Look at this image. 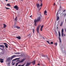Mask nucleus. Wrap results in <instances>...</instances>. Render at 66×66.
Here are the masks:
<instances>
[{
  "mask_svg": "<svg viewBox=\"0 0 66 66\" xmlns=\"http://www.w3.org/2000/svg\"><path fill=\"white\" fill-rule=\"evenodd\" d=\"M40 14H38V15H39V16L38 18L37 19V20L38 21H40V19H41L40 18H42V15L41 14V13L40 12H39Z\"/></svg>",
  "mask_w": 66,
  "mask_h": 66,
  "instance_id": "nucleus-1",
  "label": "nucleus"
},
{
  "mask_svg": "<svg viewBox=\"0 0 66 66\" xmlns=\"http://www.w3.org/2000/svg\"><path fill=\"white\" fill-rule=\"evenodd\" d=\"M26 58H23V59H22L21 61H19V62H18L16 64L15 66H17V65H18V64L19 63H22V62H24V60H26Z\"/></svg>",
  "mask_w": 66,
  "mask_h": 66,
  "instance_id": "nucleus-2",
  "label": "nucleus"
},
{
  "mask_svg": "<svg viewBox=\"0 0 66 66\" xmlns=\"http://www.w3.org/2000/svg\"><path fill=\"white\" fill-rule=\"evenodd\" d=\"M40 26V25H39L37 26V27L36 30L37 32V33H39V30Z\"/></svg>",
  "mask_w": 66,
  "mask_h": 66,
  "instance_id": "nucleus-3",
  "label": "nucleus"
},
{
  "mask_svg": "<svg viewBox=\"0 0 66 66\" xmlns=\"http://www.w3.org/2000/svg\"><path fill=\"white\" fill-rule=\"evenodd\" d=\"M58 34H59V42L60 43H61L62 42L61 41V38H60V36H61V33L60 31H58Z\"/></svg>",
  "mask_w": 66,
  "mask_h": 66,
  "instance_id": "nucleus-4",
  "label": "nucleus"
},
{
  "mask_svg": "<svg viewBox=\"0 0 66 66\" xmlns=\"http://www.w3.org/2000/svg\"><path fill=\"white\" fill-rule=\"evenodd\" d=\"M14 9H15L16 11H18L19 10V7H18V6L16 5L14 6Z\"/></svg>",
  "mask_w": 66,
  "mask_h": 66,
  "instance_id": "nucleus-5",
  "label": "nucleus"
},
{
  "mask_svg": "<svg viewBox=\"0 0 66 66\" xmlns=\"http://www.w3.org/2000/svg\"><path fill=\"white\" fill-rule=\"evenodd\" d=\"M3 44H4V45H5V49H6V48H8V46H7V45H8V44L6 43H3Z\"/></svg>",
  "mask_w": 66,
  "mask_h": 66,
  "instance_id": "nucleus-6",
  "label": "nucleus"
},
{
  "mask_svg": "<svg viewBox=\"0 0 66 66\" xmlns=\"http://www.w3.org/2000/svg\"><path fill=\"white\" fill-rule=\"evenodd\" d=\"M34 25L35 26H37V25L36 24V22H38V21L37 20V19H35L34 20Z\"/></svg>",
  "mask_w": 66,
  "mask_h": 66,
  "instance_id": "nucleus-7",
  "label": "nucleus"
},
{
  "mask_svg": "<svg viewBox=\"0 0 66 66\" xmlns=\"http://www.w3.org/2000/svg\"><path fill=\"white\" fill-rule=\"evenodd\" d=\"M41 56L43 57H47V58L48 59V60H49V61L50 60H49V58L48 57H47V56H46L45 55L42 54L41 55Z\"/></svg>",
  "mask_w": 66,
  "mask_h": 66,
  "instance_id": "nucleus-8",
  "label": "nucleus"
},
{
  "mask_svg": "<svg viewBox=\"0 0 66 66\" xmlns=\"http://www.w3.org/2000/svg\"><path fill=\"white\" fill-rule=\"evenodd\" d=\"M31 62H27L25 66H29L31 64Z\"/></svg>",
  "mask_w": 66,
  "mask_h": 66,
  "instance_id": "nucleus-9",
  "label": "nucleus"
},
{
  "mask_svg": "<svg viewBox=\"0 0 66 66\" xmlns=\"http://www.w3.org/2000/svg\"><path fill=\"white\" fill-rule=\"evenodd\" d=\"M14 57H16V56L15 55H13L11 57V60H13V59Z\"/></svg>",
  "mask_w": 66,
  "mask_h": 66,
  "instance_id": "nucleus-10",
  "label": "nucleus"
},
{
  "mask_svg": "<svg viewBox=\"0 0 66 66\" xmlns=\"http://www.w3.org/2000/svg\"><path fill=\"white\" fill-rule=\"evenodd\" d=\"M59 11H61V9H58V11L56 15V17H57V15H58V13L59 12Z\"/></svg>",
  "mask_w": 66,
  "mask_h": 66,
  "instance_id": "nucleus-11",
  "label": "nucleus"
},
{
  "mask_svg": "<svg viewBox=\"0 0 66 66\" xmlns=\"http://www.w3.org/2000/svg\"><path fill=\"white\" fill-rule=\"evenodd\" d=\"M10 60H11V57H9L8 58V59H7L6 61L7 62H9L10 61Z\"/></svg>",
  "mask_w": 66,
  "mask_h": 66,
  "instance_id": "nucleus-12",
  "label": "nucleus"
},
{
  "mask_svg": "<svg viewBox=\"0 0 66 66\" xmlns=\"http://www.w3.org/2000/svg\"><path fill=\"white\" fill-rule=\"evenodd\" d=\"M1 55H3L4 54V51H2V52H1Z\"/></svg>",
  "mask_w": 66,
  "mask_h": 66,
  "instance_id": "nucleus-13",
  "label": "nucleus"
},
{
  "mask_svg": "<svg viewBox=\"0 0 66 66\" xmlns=\"http://www.w3.org/2000/svg\"><path fill=\"white\" fill-rule=\"evenodd\" d=\"M0 62L1 63H3V59H0Z\"/></svg>",
  "mask_w": 66,
  "mask_h": 66,
  "instance_id": "nucleus-14",
  "label": "nucleus"
},
{
  "mask_svg": "<svg viewBox=\"0 0 66 66\" xmlns=\"http://www.w3.org/2000/svg\"><path fill=\"white\" fill-rule=\"evenodd\" d=\"M36 5L37 8H39V7H40V5H39V4L37 3L36 4Z\"/></svg>",
  "mask_w": 66,
  "mask_h": 66,
  "instance_id": "nucleus-15",
  "label": "nucleus"
},
{
  "mask_svg": "<svg viewBox=\"0 0 66 66\" xmlns=\"http://www.w3.org/2000/svg\"><path fill=\"white\" fill-rule=\"evenodd\" d=\"M17 27V26L15 24H14L13 26V28H16V27Z\"/></svg>",
  "mask_w": 66,
  "mask_h": 66,
  "instance_id": "nucleus-16",
  "label": "nucleus"
},
{
  "mask_svg": "<svg viewBox=\"0 0 66 66\" xmlns=\"http://www.w3.org/2000/svg\"><path fill=\"white\" fill-rule=\"evenodd\" d=\"M0 47H2L3 48L4 50V46L3 45H0Z\"/></svg>",
  "mask_w": 66,
  "mask_h": 66,
  "instance_id": "nucleus-17",
  "label": "nucleus"
},
{
  "mask_svg": "<svg viewBox=\"0 0 66 66\" xmlns=\"http://www.w3.org/2000/svg\"><path fill=\"white\" fill-rule=\"evenodd\" d=\"M16 38H18V39H21V37L20 36L16 37Z\"/></svg>",
  "mask_w": 66,
  "mask_h": 66,
  "instance_id": "nucleus-18",
  "label": "nucleus"
},
{
  "mask_svg": "<svg viewBox=\"0 0 66 66\" xmlns=\"http://www.w3.org/2000/svg\"><path fill=\"white\" fill-rule=\"evenodd\" d=\"M31 63H32L33 64V65H34L35 64V60H34V61H32L31 62Z\"/></svg>",
  "mask_w": 66,
  "mask_h": 66,
  "instance_id": "nucleus-19",
  "label": "nucleus"
},
{
  "mask_svg": "<svg viewBox=\"0 0 66 66\" xmlns=\"http://www.w3.org/2000/svg\"><path fill=\"white\" fill-rule=\"evenodd\" d=\"M56 17H57V21L59 20L60 19V18H59V16H56Z\"/></svg>",
  "mask_w": 66,
  "mask_h": 66,
  "instance_id": "nucleus-20",
  "label": "nucleus"
},
{
  "mask_svg": "<svg viewBox=\"0 0 66 66\" xmlns=\"http://www.w3.org/2000/svg\"><path fill=\"white\" fill-rule=\"evenodd\" d=\"M62 24H63V21L61 22V23L60 24V27H62Z\"/></svg>",
  "mask_w": 66,
  "mask_h": 66,
  "instance_id": "nucleus-21",
  "label": "nucleus"
},
{
  "mask_svg": "<svg viewBox=\"0 0 66 66\" xmlns=\"http://www.w3.org/2000/svg\"><path fill=\"white\" fill-rule=\"evenodd\" d=\"M24 65H25V63L23 64L22 65H21V64L18 65V66H24Z\"/></svg>",
  "mask_w": 66,
  "mask_h": 66,
  "instance_id": "nucleus-22",
  "label": "nucleus"
},
{
  "mask_svg": "<svg viewBox=\"0 0 66 66\" xmlns=\"http://www.w3.org/2000/svg\"><path fill=\"white\" fill-rule=\"evenodd\" d=\"M3 25H4V28H5L6 27V25L5 24H3Z\"/></svg>",
  "mask_w": 66,
  "mask_h": 66,
  "instance_id": "nucleus-23",
  "label": "nucleus"
},
{
  "mask_svg": "<svg viewBox=\"0 0 66 66\" xmlns=\"http://www.w3.org/2000/svg\"><path fill=\"white\" fill-rule=\"evenodd\" d=\"M46 42H47V43H48V44H49V45L51 44L50 43V42H49V41H46Z\"/></svg>",
  "mask_w": 66,
  "mask_h": 66,
  "instance_id": "nucleus-24",
  "label": "nucleus"
},
{
  "mask_svg": "<svg viewBox=\"0 0 66 66\" xmlns=\"http://www.w3.org/2000/svg\"><path fill=\"white\" fill-rule=\"evenodd\" d=\"M17 17H16L14 19V20H15L16 21H17Z\"/></svg>",
  "mask_w": 66,
  "mask_h": 66,
  "instance_id": "nucleus-25",
  "label": "nucleus"
},
{
  "mask_svg": "<svg viewBox=\"0 0 66 66\" xmlns=\"http://www.w3.org/2000/svg\"><path fill=\"white\" fill-rule=\"evenodd\" d=\"M47 13V11L46 10H45V11L44 12V15H45V14H46V13Z\"/></svg>",
  "mask_w": 66,
  "mask_h": 66,
  "instance_id": "nucleus-26",
  "label": "nucleus"
},
{
  "mask_svg": "<svg viewBox=\"0 0 66 66\" xmlns=\"http://www.w3.org/2000/svg\"><path fill=\"white\" fill-rule=\"evenodd\" d=\"M16 28H17V29H20V27H18L17 26H16Z\"/></svg>",
  "mask_w": 66,
  "mask_h": 66,
  "instance_id": "nucleus-27",
  "label": "nucleus"
},
{
  "mask_svg": "<svg viewBox=\"0 0 66 66\" xmlns=\"http://www.w3.org/2000/svg\"><path fill=\"white\" fill-rule=\"evenodd\" d=\"M7 6H11V5H10V4H7Z\"/></svg>",
  "mask_w": 66,
  "mask_h": 66,
  "instance_id": "nucleus-28",
  "label": "nucleus"
},
{
  "mask_svg": "<svg viewBox=\"0 0 66 66\" xmlns=\"http://www.w3.org/2000/svg\"><path fill=\"white\" fill-rule=\"evenodd\" d=\"M62 11H63V12L62 13H64V12H65V11H66V10L65 9H64V10H62Z\"/></svg>",
  "mask_w": 66,
  "mask_h": 66,
  "instance_id": "nucleus-29",
  "label": "nucleus"
},
{
  "mask_svg": "<svg viewBox=\"0 0 66 66\" xmlns=\"http://www.w3.org/2000/svg\"><path fill=\"white\" fill-rule=\"evenodd\" d=\"M55 45H56V46H57V43H54Z\"/></svg>",
  "mask_w": 66,
  "mask_h": 66,
  "instance_id": "nucleus-30",
  "label": "nucleus"
},
{
  "mask_svg": "<svg viewBox=\"0 0 66 66\" xmlns=\"http://www.w3.org/2000/svg\"><path fill=\"white\" fill-rule=\"evenodd\" d=\"M61 32H64V29H62L61 31Z\"/></svg>",
  "mask_w": 66,
  "mask_h": 66,
  "instance_id": "nucleus-31",
  "label": "nucleus"
},
{
  "mask_svg": "<svg viewBox=\"0 0 66 66\" xmlns=\"http://www.w3.org/2000/svg\"><path fill=\"white\" fill-rule=\"evenodd\" d=\"M28 36H29L30 37H31V34H29Z\"/></svg>",
  "mask_w": 66,
  "mask_h": 66,
  "instance_id": "nucleus-32",
  "label": "nucleus"
},
{
  "mask_svg": "<svg viewBox=\"0 0 66 66\" xmlns=\"http://www.w3.org/2000/svg\"><path fill=\"white\" fill-rule=\"evenodd\" d=\"M43 27H44V25H42L41 26V28H43Z\"/></svg>",
  "mask_w": 66,
  "mask_h": 66,
  "instance_id": "nucleus-33",
  "label": "nucleus"
},
{
  "mask_svg": "<svg viewBox=\"0 0 66 66\" xmlns=\"http://www.w3.org/2000/svg\"><path fill=\"white\" fill-rule=\"evenodd\" d=\"M33 33H34V32L35 31V30H34V29H33Z\"/></svg>",
  "mask_w": 66,
  "mask_h": 66,
  "instance_id": "nucleus-34",
  "label": "nucleus"
},
{
  "mask_svg": "<svg viewBox=\"0 0 66 66\" xmlns=\"http://www.w3.org/2000/svg\"><path fill=\"white\" fill-rule=\"evenodd\" d=\"M50 44H53V42H51Z\"/></svg>",
  "mask_w": 66,
  "mask_h": 66,
  "instance_id": "nucleus-35",
  "label": "nucleus"
},
{
  "mask_svg": "<svg viewBox=\"0 0 66 66\" xmlns=\"http://www.w3.org/2000/svg\"><path fill=\"white\" fill-rule=\"evenodd\" d=\"M15 59H16V60H19V59H20V58H15Z\"/></svg>",
  "mask_w": 66,
  "mask_h": 66,
  "instance_id": "nucleus-36",
  "label": "nucleus"
},
{
  "mask_svg": "<svg viewBox=\"0 0 66 66\" xmlns=\"http://www.w3.org/2000/svg\"><path fill=\"white\" fill-rule=\"evenodd\" d=\"M16 58L14 59L13 60H12V61H16Z\"/></svg>",
  "mask_w": 66,
  "mask_h": 66,
  "instance_id": "nucleus-37",
  "label": "nucleus"
},
{
  "mask_svg": "<svg viewBox=\"0 0 66 66\" xmlns=\"http://www.w3.org/2000/svg\"><path fill=\"white\" fill-rule=\"evenodd\" d=\"M15 62H14L13 64H12V65H15Z\"/></svg>",
  "mask_w": 66,
  "mask_h": 66,
  "instance_id": "nucleus-38",
  "label": "nucleus"
},
{
  "mask_svg": "<svg viewBox=\"0 0 66 66\" xmlns=\"http://www.w3.org/2000/svg\"><path fill=\"white\" fill-rule=\"evenodd\" d=\"M61 35H64V33L63 32H61Z\"/></svg>",
  "mask_w": 66,
  "mask_h": 66,
  "instance_id": "nucleus-39",
  "label": "nucleus"
},
{
  "mask_svg": "<svg viewBox=\"0 0 66 66\" xmlns=\"http://www.w3.org/2000/svg\"><path fill=\"white\" fill-rule=\"evenodd\" d=\"M5 8L6 9H7L8 10H9V9H10V8L7 7H5Z\"/></svg>",
  "mask_w": 66,
  "mask_h": 66,
  "instance_id": "nucleus-40",
  "label": "nucleus"
},
{
  "mask_svg": "<svg viewBox=\"0 0 66 66\" xmlns=\"http://www.w3.org/2000/svg\"><path fill=\"white\" fill-rule=\"evenodd\" d=\"M42 28H40V31H42Z\"/></svg>",
  "mask_w": 66,
  "mask_h": 66,
  "instance_id": "nucleus-41",
  "label": "nucleus"
},
{
  "mask_svg": "<svg viewBox=\"0 0 66 66\" xmlns=\"http://www.w3.org/2000/svg\"><path fill=\"white\" fill-rule=\"evenodd\" d=\"M42 2H41V4L40 5V6H42Z\"/></svg>",
  "mask_w": 66,
  "mask_h": 66,
  "instance_id": "nucleus-42",
  "label": "nucleus"
},
{
  "mask_svg": "<svg viewBox=\"0 0 66 66\" xmlns=\"http://www.w3.org/2000/svg\"><path fill=\"white\" fill-rule=\"evenodd\" d=\"M42 65L43 66H46V65H45L44 64H42Z\"/></svg>",
  "mask_w": 66,
  "mask_h": 66,
  "instance_id": "nucleus-43",
  "label": "nucleus"
},
{
  "mask_svg": "<svg viewBox=\"0 0 66 66\" xmlns=\"http://www.w3.org/2000/svg\"><path fill=\"white\" fill-rule=\"evenodd\" d=\"M10 64V62H9L8 63V65H9Z\"/></svg>",
  "mask_w": 66,
  "mask_h": 66,
  "instance_id": "nucleus-44",
  "label": "nucleus"
},
{
  "mask_svg": "<svg viewBox=\"0 0 66 66\" xmlns=\"http://www.w3.org/2000/svg\"><path fill=\"white\" fill-rule=\"evenodd\" d=\"M61 36L62 37H64V35H61Z\"/></svg>",
  "mask_w": 66,
  "mask_h": 66,
  "instance_id": "nucleus-45",
  "label": "nucleus"
},
{
  "mask_svg": "<svg viewBox=\"0 0 66 66\" xmlns=\"http://www.w3.org/2000/svg\"><path fill=\"white\" fill-rule=\"evenodd\" d=\"M14 54H19L18 53H14Z\"/></svg>",
  "mask_w": 66,
  "mask_h": 66,
  "instance_id": "nucleus-46",
  "label": "nucleus"
},
{
  "mask_svg": "<svg viewBox=\"0 0 66 66\" xmlns=\"http://www.w3.org/2000/svg\"><path fill=\"white\" fill-rule=\"evenodd\" d=\"M37 65H38V66H39V65H40V64H39V63L37 64Z\"/></svg>",
  "mask_w": 66,
  "mask_h": 66,
  "instance_id": "nucleus-47",
  "label": "nucleus"
},
{
  "mask_svg": "<svg viewBox=\"0 0 66 66\" xmlns=\"http://www.w3.org/2000/svg\"><path fill=\"white\" fill-rule=\"evenodd\" d=\"M13 63H14V61H12V63H11V64H13Z\"/></svg>",
  "mask_w": 66,
  "mask_h": 66,
  "instance_id": "nucleus-48",
  "label": "nucleus"
},
{
  "mask_svg": "<svg viewBox=\"0 0 66 66\" xmlns=\"http://www.w3.org/2000/svg\"><path fill=\"white\" fill-rule=\"evenodd\" d=\"M20 61V60H17L16 61V62H18V61Z\"/></svg>",
  "mask_w": 66,
  "mask_h": 66,
  "instance_id": "nucleus-49",
  "label": "nucleus"
},
{
  "mask_svg": "<svg viewBox=\"0 0 66 66\" xmlns=\"http://www.w3.org/2000/svg\"><path fill=\"white\" fill-rule=\"evenodd\" d=\"M18 53V54H21V53H20L19 52Z\"/></svg>",
  "mask_w": 66,
  "mask_h": 66,
  "instance_id": "nucleus-50",
  "label": "nucleus"
},
{
  "mask_svg": "<svg viewBox=\"0 0 66 66\" xmlns=\"http://www.w3.org/2000/svg\"><path fill=\"white\" fill-rule=\"evenodd\" d=\"M64 36H66V35H65V34H64Z\"/></svg>",
  "mask_w": 66,
  "mask_h": 66,
  "instance_id": "nucleus-51",
  "label": "nucleus"
},
{
  "mask_svg": "<svg viewBox=\"0 0 66 66\" xmlns=\"http://www.w3.org/2000/svg\"><path fill=\"white\" fill-rule=\"evenodd\" d=\"M55 3H54V4L53 5H55Z\"/></svg>",
  "mask_w": 66,
  "mask_h": 66,
  "instance_id": "nucleus-52",
  "label": "nucleus"
},
{
  "mask_svg": "<svg viewBox=\"0 0 66 66\" xmlns=\"http://www.w3.org/2000/svg\"><path fill=\"white\" fill-rule=\"evenodd\" d=\"M1 50H3V49L2 48H1Z\"/></svg>",
  "mask_w": 66,
  "mask_h": 66,
  "instance_id": "nucleus-53",
  "label": "nucleus"
},
{
  "mask_svg": "<svg viewBox=\"0 0 66 66\" xmlns=\"http://www.w3.org/2000/svg\"><path fill=\"white\" fill-rule=\"evenodd\" d=\"M32 15H31L30 16V17H32Z\"/></svg>",
  "mask_w": 66,
  "mask_h": 66,
  "instance_id": "nucleus-54",
  "label": "nucleus"
},
{
  "mask_svg": "<svg viewBox=\"0 0 66 66\" xmlns=\"http://www.w3.org/2000/svg\"><path fill=\"white\" fill-rule=\"evenodd\" d=\"M65 32H66V28H65Z\"/></svg>",
  "mask_w": 66,
  "mask_h": 66,
  "instance_id": "nucleus-55",
  "label": "nucleus"
},
{
  "mask_svg": "<svg viewBox=\"0 0 66 66\" xmlns=\"http://www.w3.org/2000/svg\"><path fill=\"white\" fill-rule=\"evenodd\" d=\"M40 0L41 2H42V0Z\"/></svg>",
  "mask_w": 66,
  "mask_h": 66,
  "instance_id": "nucleus-56",
  "label": "nucleus"
},
{
  "mask_svg": "<svg viewBox=\"0 0 66 66\" xmlns=\"http://www.w3.org/2000/svg\"><path fill=\"white\" fill-rule=\"evenodd\" d=\"M5 1H7L8 0H4Z\"/></svg>",
  "mask_w": 66,
  "mask_h": 66,
  "instance_id": "nucleus-57",
  "label": "nucleus"
},
{
  "mask_svg": "<svg viewBox=\"0 0 66 66\" xmlns=\"http://www.w3.org/2000/svg\"><path fill=\"white\" fill-rule=\"evenodd\" d=\"M60 9H61V6H60Z\"/></svg>",
  "mask_w": 66,
  "mask_h": 66,
  "instance_id": "nucleus-58",
  "label": "nucleus"
},
{
  "mask_svg": "<svg viewBox=\"0 0 66 66\" xmlns=\"http://www.w3.org/2000/svg\"><path fill=\"white\" fill-rule=\"evenodd\" d=\"M41 36V37H43V36Z\"/></svg>",
  "mask_w": 66,
  "mask_h": 66,
  "instance_id": "nucleus-59",
  "label": "nucleus"
},
{
  "mask_svg": "<svg viewBox=\"0 0 66 66\" xmlns=\"http://www.w3.org/2000/svg\"><path fill=\"white\" fill-rule=\"evenodd\" d=\"M21 1H23V0H21Z\"/></svg>",
  "mask_w": 66,
  "mask_h": 66,
  "instance_id": "nucleus-60",
  "label": "nucleus"
},
{
  "mask_svg": "<svg viewBox=\"0 0 66 66\" xmlns=\"http://www.w3.org/2000/svg\"><path fill=\"white\" fill-rule=\"evenodd\" d=\"M58 27H57V29H58Z\"/></svg>",
  "mask_w": 66,
  "mask_h": 66,
  "instance_id": "nucleus-61",
  "label": "nucleus"
},
{
  "mask_svg": "<svg viewBox=\"0 0 66 66\" xmlns=\"http://www.w3.org/2000/svg\"><path fill=\"white\" fill-rule=\"evenodd\" d=\"M47 15V14H45V15Z\"/></svg>",
  "mask_w": 66,
  "mask_h": 66,
  "instance_id": "nucleus-62",
  "label": "nucleus"
},
{
  "mask_svg": "<svg viewBox=\"0 0 66 66\" xmlns=\"http://www.w3.org/2000/svg\"><path fill=\"white\" fill-rule=\"evenodd\" d=\"M44 38V39H45V38Z\"/></svg>",
  "mask_w": 66,
  "mask_h": 66,
  "instance_id": "nucleus-63",
  "label": "nucleus"
},
{
  "mask_svg": "<svg viewBox=\"0 0 66 66\" xmlns=\"http://www.w3.org/2000/svg\"><path fill=\"white\" fill-rule=\"evenodd\" d=\"M1 53H0V55H1Z\"/></svg>",
  "mask_w": 66,
  "mask_h": 66,
  "instance_id": "nucleus-64",
  "label": "nucleus"
}]
</instances>
